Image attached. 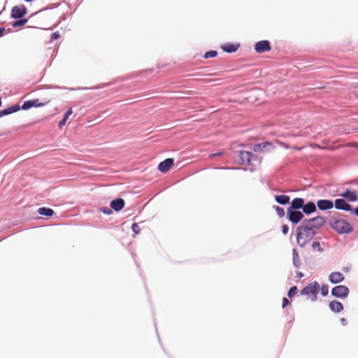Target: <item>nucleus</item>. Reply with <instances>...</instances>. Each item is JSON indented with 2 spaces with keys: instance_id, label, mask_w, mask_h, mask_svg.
I'll list each match as a JSON object with an SVG mask.
<instances>
[{
  "instance_id": "obj_22",
  "label": "nucleus",
  "mask_w": 358,
  "mask_h": 358,
  "mask_svg": "<svg viewBox=\"0 0 358 358\" xmlns=\"http://www.w3.org/2000/svg\"><path fill=\"white\" fill-rule=\"evenodd\" d=\"M289 199L290 198L287 195L281 194L275 196V200L276 202L281 205H285L288 203L289 202Z\"/></svg>"
},
{
  "instance_id": "obj_25",
  "label": "nucleus",
  "mask_w": 358,
  "mask_h": 358,
  "mask_svg": "<svg viewBox=\"0 0 358 358\" xmlns=\"http://www.w3.org/2000/svg\"><path fill=\"white\" fill-rule=\"evenodd\" d=\"M72 113L73 112L71 108L69 109L66 112L63 119L59 122V127L60 128H62L66 124V120L69 119V116L72 114Z\"/></svg>"
},
{
  "instance_id": "obj_17",
  "label": "nucleus",
  "mask_w": 358,
  "mask_h": 358,
  "mask_svg": "<svg viewBox=\"0 0 358 358\" xmlns=\"http://www.w3.org/2000/svg\"><path fill=\"white\" fill-rule=\"evenodd\" d=\"M304 200L302 198H295L292 201L291 206L288 208L298 210L303 206Z\"/></svg>"
},
{
  "instance_id": "obj_32",
  "label": "nucleus",
  "mask_w": 358,
  "mask_h": 358,
  "mask_svg": "<svg viewBox=\"0 0 358 358\" xmlns=\"http://www.w3.org/2000/svg\"><path fill=\"white\" fill-rule=\"evenodd\" d=\"M132 231L136 234H138L140 233V227L139 225L137 223H134L131 226Z\"/></svg>"
},
{
  "instance_id": "obj_41",
  "label": "nucleus",
  "mask_w": 358,
  "mask_h": 358,
  "mask_svg": "<svg viewBox=\"0 0 358 358\" xmlns=\"http://www.w3.org/2000/svg\"><path fill=\"white\" fill-rule=\"evenodd\" d=\"M4 32V29H0V36L3 35V33Z\"/></svg>"
},
{
  "instance_id": "obj_1",
  "label": "nucleus",
  "mask_w": 358,
  "mask_h": 358,
  "mask_svg": "<svg viewBox=\"0 0 358 358\" xmlns=\"http://www.w3.org/2000/svg\"><path fill=\"white\" fill-rule=\"evenodd\" d=\"M315 235V231H311L310 229L302 223L296 229V241L298 245L301 248L304 247L311 241Z\"/></svg>"
},
{
  "instance_id": "obj_35",
  "label": "nucleus",
  "mask_w": 358,
  "mask_h": 358,
  "mask_svg": "<svg viewBox=\"0 0 358 358\" xmlns=\"http://www.w3.org/2000/svg\"><path fill=\"white\" fill-rule=\"evenodd\" d=\"M288 231H289L288 226L286 225V224L282 225V231L283 234L286 235L288 233Z\"/></svg>"
},
{
  "instance_id": "obj_29",
  "label": "nucleus",
  "mask_w": 358,
  "mask_h": 358,
  "mask_svg": "<svg viewBox=\"0 0 358 358\" xmlns=\"http://www.w3.org/2000/svg\"><path fill=\"white\" fill-rule=\"evenodd\" d=\"M216 55H217V52L214 51V50H211V51H208V52H206L204 55V57L208 59V58L215 57Z\"/></svg>"
},
{
  "instance_id": "obj_4",
  "label": "nucleus",
  "mask_w": 358,
  "mask_h": 358,
  "mask_svg": "<svg viewBox=\"0 0 358 358\" xmlns=\"http://www.w3.org/2000/svg\"><path fill=\"white\" fill-rule=\"evenodd\" d=\"M324 222L325 220L323 217L317 216L312 219L304 220L303 224L310 229L311 231H315V229L322 227L324 224Z\"/></svg>"
},
{
  "instance_id": "obj_18",
  "label": "nucleus",
  "mask_w": 358,
  "mask_h": 358,
  "mask_svg": "<svg viewBox=\"0 0 358 358\" xmlns=\"http://www.w3.org/2000/svg\"><path fill=\"white\" fill-rule=\"evenodd\" d=\"M316 206H317L312 201H310L306 204L303 203V206L302 207L303 212L306 215H309L316 211Z\"/></svg>"
},
{
  "instance_id": "obj_14",
  "label": "nucleus",
  "mask_w": 358,
  "mask_h": 358,
  "mask_svg": "<svg viewBox=\"0 0 358 358\" xmlns=\"http://www.w3.org/2000/svg\"><path fill=\"white\" fill-rule=\"evenodd\" d=\"M341 196L351 202L356 201L358 199L356 192L350 190L345 191Z\"/></svg>"
},
{
  "instance_id": "obj_23",
  "label": "nucleus",
  "mask_w": 358,
  "mask_h": 358,
  "mask_svg": "<svg viewBox=\"0 0 358 358\" xmlns=\"http://www.w3.org/2000/svg\"><path fill=\"white\" fill-rule=\"evenodd\" d=\"M292 262L294 267L299 268L301 266V261L299 259V253L296 249L294 248L292 250Z\"/></svg>"
},
{
  "instance_id": "obj_5",
  "label": "nucleus",
  "mask_w": 358,
  "mask_h": 358,
  "mask_svg": "<svg viewBox=\"0 0 358 358\" xmlns=\"http://www.w3.org/2000/svg\"><path fill=\"white\" fill-rule=\"evenodd\" d=\"M287 217L289 222L293 224H297L303 218V214L301 211L291 210V208H287Z\"/></svg>"
},
{
  "instance_id": "obj_15",
  "label": "nucleus",
  "mask_w": 358,
  "mask_h": 358,
  "mask_svg": "<svg viewBox=\"0 0 358 358\" xmlns=\"http://www.w3.org/2000/svg\"><path fill=\"white\" fill-rule=\"evenodd\" d=\"M124 201L122 199H117L110 202V207L115 211H119L124 208Z\"/></svg>"
},
{
  "instance_id": "obj_12",
  "label": "nucleus",
  "mask_w": 358,
  "mask_h": 358,
  "mask_svg": "<svg viewBox=\"0 0 358 358\" xmlns=\"http://www.w3.org/2000/svg\"><path fill=\"white\" fill-rule=\"evenodd\" d=\"M317 206L321 210H329L333 208L334 203L330 200L321 199L317 201Z\"/></svg>"
},
{
  "instance_id": "obj_43",
  "label": "nucleus",
  "mask_w": 358,
  "mask_h": 358,
  "mask_svg": "<svg viewBox=\"0 0 358 358\" xmlns=\"http://www.w3.org/2000/svg\"><path fill=\"white\" fill-rule=\"evenodd\" d=\"M221 155V153L219 152V153H215V154L212 155V156L215 157V156H218V155Z\"/></svg>"
},
{
  "instance_id": "obj_19",
  "label": "nucleus",
  "mask_w": 358,
  "mask_h": 358,
  "mask_svg": "<svg viewBox=\"0 0 358 358\" xmlns=\"http://www.w3.org/2000/svg\"><path fill=\"white\" fill-rule=\"evenodd\" d=\"M251 152L248 151H241L239 153L240 159L243 164H249L251 159Z\"/></svg>"
},
{
  "instance_id": "obj_6",
  "label": "nucleus",
  "mask_w": 358,
  "mask_h": 358,
  "mask_svg": "<svg viewBox=\"0 0 358 358\" xmlns=\"http://www.w3.org/2000/svg\"><path fill=\"white\" fill-rule=\"evenodd\" d=\"M331 294L337 298L344 299L349 294V289L345 285H337L331 289Z\"/></svg>"
},
{
  "instance_id": "obj_24",
  "label": "nucleus",
  "mask_w": 358,
  "mask_h": 358,
  "mask_svg": "<svg viewBox=\"0 0 358 358\" xmlns=\"http://www.w3.org/2000/svg\"><path fill=\"white\" fill-rule=\"evenodd\" d=\"M38 212L40 215L45 216H51L54 213L52 209L46 208H39Z\"/></svg>"
},
{
  "instance_id": "obj_20",
  "label": "nucleus",
  "mask_w": 358,
  "mask_h": 358,
  "mask_svg": "<svg viewBox=\"0 0 358 358\" xmlns=\"http://www.w3.org/2000/svg\"><path fill=\"white\" fill-rule=\"evenodd\" d=\"M329 308L334 313H339L343 310V304L337 301L330 302Z\"/></svg>"
},
{
  "instance_id": "obj_3",
  "label": "nucleus",
  "mask_w": 358,
  "mask_h": 358,
  "mask_svg": "<svg viewBox=\"0 0 358 358\" xmlns=\"http://www.w3.org/2000/svg\"><path fill=\"white\" fill-rule=\"evenodd\" d=\"M320 291L319 284L316 282H311L308 284L306 287H305L301 291V294L302 295L310 296H311L310 299L312 301H315L317 300V294Z\"/></svg>"
},
{
  "instance_id": "obj_13",
  "label": "nucleus",
  "mask_w": 358,
  "mask_h": 358,
  "mask_svg": "<svg viewBox=\"0 0 358 358\" xmlns=\"http://www.w3.org/2000/svg\"><path fill=\"white\" fill-rule=\"evenodd\" d=\"M173 164V159L169 158L159 163L158 169L160 171L164 173L172 166Z\"/></svg>"
},
{
  "instance_id": "obj_27",
  "label": "nucleus",
  "mask_w": 358,
  "mask_h": 358,
  "mask_svg": "<svg viewBox=\"0 0 358 358\" xmlns=\"http://www.w3.org/2000/svg\"><path fill=\"white\" fill-rule=\"evenodd\" d=\"M27 20H26V19L17 20V21L13 22V27H16L23 26L27 23Z\"/></svg>"
},
{
  "instance_id": "obj_30",
  "label": "nucleus",
  "mask_w": 358,
  "mask_h": 358,
  "mask_svg": "<svg viewBox=\"0 0 358 358\" xmlns=\"http://www.w3.org/2000/svg\"><path fill=\"white\" fill-rule=\"evenodd\" d=\"M296 291H297V287L296 286L291 287L288 292V296L290 298L294 296L296 294Z\"/></svg>"
},
{
  "instance_id": "obj_28",
  "label": "nucleus",
  "mask_w": 358,
  "mask_h": 358,
  "mask_svg": "<svg viewBox=\"0 0 358 358\" xmlns=\"http://www.w3.org/2000/svg\"><path fill=\"white\" fill-rule=\"evenodd\" d=\"M329 293V287L327 285H323L321 287V294L323 296H326Z\"/></svg>"
},
{
  "instance_id": "obj_37",
  "label": "nucleus",
  "mask_w": 358,
  "mask_h": 358,
  "mask_svg": "<svg viewBox=\"0 0 358 358\" xmlns=\"http://www.w3.org/2000/svg\"><path fill=\"white\" fill-rule=\"evenodd\" d=\"M289 301L287 298H283L282 299V308H285L286 306L289 304Z\"/></svg>"
},
{
  "instance_id": "obj_36",
  "label": "nucleus",
  "mask_w": 358,
  "mask_h": 358,
  "mask_svg": "<svg viewBox=\"0 0 358 358\" xmlns=\"http://www.w3.org/2000/svg\"><path fill=\"white\" fill-rule=\"evenodd\" d=\"M59 36H60V35L58 32H55L51 35V39L56 40V39L59 38Z\"/></svg>"
},
{
  "instance_id": "obj_39",
  "label": "nucleus",
  "mask_w": 358,
  "mask_h": 358,
  "mask_svg": "<svg viewBox=\"0 0 358 358\" xmlns=\"http://www.w3.org/2000/svg\"><path fill=\"white\" fill-rule=\"evenodd\" d=\"M303 276V273L301 272H297L296 273V277L298 278H301Z\"/></svg>"
},
{
  "instance_id": "obj_46",
  "label": "nucleus",
  "mask_w": 358,
  "mask_h": 358,
  "mask_svg": "<svg viewBox=\"0 0 358 358\" xmlns=\"http://www.w3.org/2000/svg\"><path fill=\"white\" fill-rule=\"evenodd\" d=\"M357 130H358V128H357Z\"/></svg>"
},
{
  "instance_id": "obj_45",
  "label": "nucleus",
  "mask_w": 358,
  "mask_h": 358,
  "mask_svg": "<svg viewBox=\"0 0 358 358\" xmlns=\"http://www.w3.org/2000/svg\"><path fill=\"white\" fill-rule=\"evenodd\" d=\"M343 271H344L345 272H348V268L347 267L343 268Z\"/></svg>"
},
{
  "instance_id": "obj_8",
  "label": "nucleus",
  "mask_w": 358,
  "mask_h": 358,
  "mask_svg": "<svg viewBox=\"0 0 358 358\" xmlns=\"http://www.w3.org/2000/svg\"><path fill=\"white\" fill-rule=\"evenodd\" d=\"M345 280L343 274L339 271L331 272L329 275V280L332 284H338Z\"/></svg>"
},
{
  "instance_id": "obj_26",
  "label": "nucleus",
  "mask_w": 358,
  "mask_h": 358,
  "mask_svg": "<svg viewBox=\"0 0 358 358\" xmlns=\"http://www.w3.org/2000/svg\"><path fill=\"white\" fill-rule=\"evenodd\" d=\"M273 208L276 211V213L277 215H278L279 217H284L285 215V211H284V209L278 206H273Z\"/></svg>"
},
{
  "instance_id": "obj_40",
  "label": "nucleus",
  "mask_w": 358,
  "mask_h": 358,
  "mask_svg": "<svg viewBox=\"0 0 358 358\" xmlns=\"http://www.w3.org/2000/svg\"><path fill=\"white\" fill-rule=\"evenodd\" d=\"M353 213H354L357 216H358V206H357L355 210H353Z\"/></svg>"
},
{
  "instance_id": "obj_34",
  "label": "nucleus",
  "mask_w": 358,
  "mask_h": 358,
  "mask_svg": "<svg viewBox=\"0 0 358 358\" xmlns=\"http://www.w3.org/2000/svg\"><path fill=\"white\" fill-rule=\"evenodd\" d=\"M104 214L110 215L112 213L111 209L108 208H103L101 210Z\"/></svg>"
},
{
  "instance_id": "obj_7",
  "label": "nucleus",
  "mask_w": 358,
  "mask_h": 358,
  "mask_svg": "<svg viewBox=\"0 0 358 358\" xmlns=\"http://www.w3.org/2000/svg\"><path fill=\"white\" fill-rule=\"evenodd\" d=\"M26 14V8L24 6H15L11 11V17L15 19L22 17Z\"/></svg>"
},
{
  "instance_id": "obj_10",
  "label": "nucleus",
  "mask_w": 358,
  "mask_h": 358,
  "mask_svg": "<svg viewBox=\"0 0 358 358\" xmlns=\"http://www.w3.org/2000/svg\"><path fill=\"white\" fill-rule=\"evenodd\" d=\"M45 105V103L38 102V99L29 100L24 102L22 106V109L28 110L32 107H42Z\"/></svg>"
},
{
  "instance_id": "obj_11",
  "label": "nucleus",
  "mask_w": 358,
  "mask_h": 358,
  "mask_svg": "<svg viewBox=\"0 0 358 358\" xmlns=\"http://www.w3.org/2000/svg\"><path fill=\"white\" fill-rule=\"evenodd\" d=\"M335 208L338 210H343L346 211H351L352 208L349 203H348L343 199H337L334 203Z\"/></svg>"
},
{
  "instance_id": "obj_42",
  "label": "nucleus",
  "mask_w": 358,
  "mask_h": 358,
  "mask_svg": "<svg viewBox=\"0 0 358 358\" xmlns=\"http://www.w3.org/2000/svg\"><path fill=\"white\" fill-rule=\"evenodd\" d=\"M355 95L358 97V90L354 92Z\"/></svg>"
},
{
  "instance_id": "obj_33",
  "label": "nucleus",
  "mask_w": 358,
  "mask_h": 358,
  "mask_svg": "<svg viewBox=\"0 0 358 358\" xmlns=\"http://www.w3.org/2000/svg\"><path fill=\"white\" fill-rule=\"evenodd\" d=\"M312 248L314 249L317 248L318 251L322 252L323 249L320 247V244L317 241H315L312 243Z\"/></svg>"
},
{
  "instance_id": "obj_44",
  "label": "nucleus",
  "mask_w": 358,
  "mask_h": 358,
  "mask_svg": "<svg viewBox=\"0 0 358 358\" xmlns=\"http://www.w3.org/2000/svg\"><path fill=\"white\" fill-rule=\"evenodd\" d=\"M18 110V108H12V110H13V112H15Z\"/></svg>"
},
{
  "instance_id": "obj_9",
  "label": "nucleus",
  "mask_w": 358,
  "mask_h": 358,
  "mask_svg": "<svg viewBox=\"0 0 358 358\" xmlns=\"http://www.w3.org/2000/svg\"><path fill=\"white\" fill-rule=\"evenodd\" d=\"M255 49L259 53L268 51L271 49L270 43L268 41H259L255 44Z\"/></svg>"
},
{
  "instance_id": "obj_16",
  "label": "nucleus",
  "mask_w": 358,
  "mask_h": 358,
  "mask_svg": "<svg viewBox=\"0 0 358 358\" xmlns=\"http://www.w3.org/2000/svg\"><path fill=\"white\" fill-rule=\"evenodd\" d=\"M271 147V144L268 142H265L262 143L256 144L254 146V151L255 152H264V151H268Z\"/></svg>"
},
{
  "instance_id": "obj_2",
  "label": "nucleus",
  "mask_w": 358,
  "mask_h": 358,
  "mask_svg": "<svg viewBox=\"0 0 358 358\" xmlns=\"http://www.w3.org/2000/svg\"><path fill=\"white\" fill-rule=\"evenodd\" d=\"M331 227L338 234H349L352 231V227L345 220L331 218Z\"/></svg>"
},
{
  "instance_id": "obj_31",
  "label": "nucleus",
  "mask_w": 358,
  "mask_h": 358,
  "mask_svg": "<svg viewBox=\"0 0 358 358\" xmlns=\"http://www.w3.org/2000/svg\"><path fill=\"white\" fill-rule=\"evenodd\" d=\"M12 113H13V110H12V108H8L0 112V117H1L2 115L10 114Z\"/></svg>"
},
{
  "instance_id": "obj_38",
  "label": "nucleus",
  "mask_w": 358,
  "mask_h": 358,
  "mask_svg": "<svg viewBox=\"0 0 358 358\" xmlns=\"http://www.w3.org/2000/svg\"><path fill=\"white\" fill-rule=\"evenodd\" d=\"M341 323L343 326H346L348 324L347 320L344 317L341 319Z\"/></svg>"
},
{
  "instance_id": "obj_21",
  "label": "nucleus",
  "mask_w": 358,
  "mask_h": 358,
  "mask_svg": "<svg viewBox=\"0 0 358 358\" xmlns=\"http://www.w3.org/2000/svg\"><path fill=\"white\" fill-rule=\"evenodd\" d=\"M238 44L225 43L222 45V49L227 52H234L238 50Z\"/></svg>"
}]
</instances>
